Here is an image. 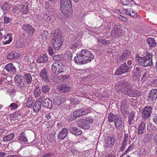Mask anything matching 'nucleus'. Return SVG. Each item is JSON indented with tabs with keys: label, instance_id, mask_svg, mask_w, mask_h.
Returning a JSON list of instances; mask_svg holds the SVG:
<instances>
[{
	"label": "nucleus",
	"instance_id": "nucleus-19",
	"mask_svg": "<svg viewBox=\"0 0 157 157\" xmlns=\"http://www.w3.org/2000/svg\"><path fill=\"white\" fill-rule=\"evenodd\" d=\"M63 43V40H60L58 41L53 40L52 42L53 47L56 50H59L60 49Z\"/></svg>",
	"mask_w": 157,
	"mask_h": 157
},
{
	"label": "nucleus",
	"instance_id": "nucleus-6",
	"mask_svg": "<svg viewBox=\"0 0 157 157\" xmlns=\"http://www.w3.org/2000/svg\"><path fill=\"white\" fill-rule=\"evenodd\" d=\"M60 10L65 16H68L73 12L71 3H69L67 5H64L60 6Z\"/></svg>",
	"mask_w": 157,
	"mask_h": 157
},
{
	"label": "nucleus",
	"instance_id": "nucleus-34",
	"mask_svg": "<svg viewBox=\"0 0 157 157\" xmlns=\"http://www.w3.org/2000/svg\"><path fill=\"white\" fill-rule=\"evenodd\" d=\"M19 91L24 94L25 95H27L28 91L29 90V89L26 87L25 86L19 88L18 89Z\"/></svg>",
	"mask_w": 157,
	"mask_h": 157
},
{
	"label": "nucleus",
	"instance_id": "nucleus-14",
	"mask_svg": "<svg viewBox=\"0 0 157 157\" xmlns=\"http://www.w3.org/2000/svg\"><path fill=\"white\" fill-rule=\"evenodd\" d=\"M68 134V130L66 128H62L61 131L58 133V138L61 140H63Z\"/></svg>",
	"mask_w": 157,
	"mask_h": 157
},
{
	"label": "nucleus",
	"instance_id": "nucleus-33",
	"mask_svg": "<svg viewBox=\"0 0 157 157\" xmlns=\"http://www.w3.org/2000/svg\"><path fill=\"white\" fill-rule=\"evenodd\" d=\"M14 137L13 133H11L4 136L3 138V141L5 142H8L12 140Z\"/></svg>",
	"mask_w": 157,
	"mask_h": 157
},
{
	"label": "nucleus",
	"instance_id": "nucleus-3",
	"mask_svg": "<svg viewBox=\"0 0 157 157\" xmlns=\"http://www.w3.org/2000/svg\"><path fill=\"white\" fill-rule=\"evenodd\" d=\"M89 112L88 109L85 108H81L74 110L71 114V117L70 119L71 121L75 120L76 118L82 115H85Z\"/></svg>",
	"mask_w": 157,
	"mask_h": 157
},
{
	"label": "nucleus",
	"instance_id": "nucleus-47",
	"mask_svg": "<svg viewBox=\"0 0 157 157\" xmlns=\"http://www.w3.org/2000/svg\"><path fill=\"white\" fill-rule=\"evenodd\" d=\"M71 3V0H61L60 6H63L64 5H67V4Z\"/></svg>",
	"mask_w": 157,
	"mask_h": 157
},
{
	"label": "nucleus",
	"instance_id": "nucleus-48",
	"mask_svg": "<svg viewBox=\"0 0 157 157\" xmlns=\"http://www.w3.org/2000/svg\"><path fill=\"white\" fill-rule=\"evenodd\" d=\"M25 44L22 42L19 41H17L16 44V46L18 48H22L25 46Z\"/></svg>",
	"mask_w": 157,
	"mask_h": 157
},
{
	"label": "nucleus",
	"instance_id": "nucleus-44",
	"mask_svg": "<svg viewBox=\"0 0 157 157\" xmlns=\"http://www.w3.org/2000/svg\"><path fill=\"white\" fill-rule=\"evenodd\" d=\"M127 104L126 100H123L121 102V110L124 109L127 107L126 105Z\"/></svg>",
	"mask_w": 157,
	"mask_h": 157
},
{
	"label": "nucleus",
	"instance_id": "nucleus-57",
	"mask_svg": "<svg viewBox=\"0 0 157 157\" xmlns=\"http://www.w3.org/2000/svg\"><path fill=\"white\" fill-rule=\"evenodd\" d=\"M41 94V92L40 90L37 88L35 89L34 91V95L36 97L39 96Z\"/></svg>",
	"mask_w": 157,
	"mask_h": 157
},
{
	"label": "nucleus",
	"instance_id": "nucleus-58",
	"mask_svg": "<svg viewBox=\"0 0 157 157\" xmlns=\"http://www.w3.org/2000/svg\"><path fill=\"white\" fill-rule=\"evenodd\" d=\"M78 122V124L82 125V123L86 124V119H79L77 121Z\"/></svg>",
	"mask_w": 157,
	"mask_h": 157
},
{
	"label": "nucleus",
	"instance_id": "nucleus-4",
	"mask_svg": "<svg viewBox=\"0 0 157 157\" xmlns=\"http://www.w3.org/2000/svg\"><path fill=\"white\" fill-rule=\"evenodd\" d=\"M120 87L119 90L122 93L128 95L131 91V86L128 82L124 80H122L118 83Z\"/></svg>",
	"mask_w": 157,
	"mask_h": 157
},
{
	"label": "nucleus",
	"instance_id": "nucleus-22",
	"mask_svg": "<svg viewBox=\"0 0 157 157\" xmlns=\"http://www.w3.org/2000/svg\"><path fill=\"white\" fill-rule=\"evenodd\" d=\"M58 74L66 73V70L65 67L63 63L60 61H58Z\"/></svg>",
	"mask_w": 157,
	"mask_h": 157
},
{
	"label": "nucleus",
	"instance_id": "nucleus-49",
	"mask_svg": "<svg viewBox=\"0 0 157 157\" xmlns=\"http://www.w3.org/2000/svg\"><path fill=\"white\" fill-rule=\"evenodd\" d=\"M48 33L47 31H44L41 33V35L43 39H46L48 35Z\"/></svg>",
	"mask_w": 157,
	"mask_h": 157
},
{
	"label": "nucleus",
	"instance_id": "nucleus-8",
	"mask_svg": "<svg viewBox=\"0 0 157 157\" xmlns=\"http://www.w3.org/2000/svg\"><path fill=\"white\" fill-rule=\"evenodd\" d=\"M41 79L45 82L47 83L50 81L48 77V72L47 70L44 68L41 69L39 73Z\"/></svg>",
	"mask_w": 157,
	"mask_h": 157
},
{
	"label": "nucleus",
	"instance_id": "nucleus-50",
	"mask_svg": "<svg viewBox=\"0 0 157 157\" xmlns=\"http://www.w3.org/2000/svg\"><path fill=\"white\" fill-rule=\"evenodd\" d=\"M10 117L11 120L15 121L17 120V117L16 116V113L14 112L13 114H10Z\"/></svg>",
	"mask_w": 157,
	"mask_h": 157
},
{
	"label": "nucleus",
	"instance_id": "nucleus-2",
	"mask_svg": "<svg viewBox=\"0 0 157 157\" xmlns=\"http://www.w3.org/2000/svg\"><path fill=\"white\" fill-rule=\"evenodd\" d=\"M152 55L149 52H147L145 56L143 57H140L136 55L135 57L136 60L140 65L143 67H147L152 64Z\"/></svg>",
	"mask_w": 157,
	"mask_h": 157
},
{
	"label": "nucleus",
	"instance_id": "nucleus-35",
	"mask_svg": "<svg viewBox=\"0 0 157 157\" xmlns=\"http://www.w3.org/2000/svg\"><path fill=\"white\" fill-rule=\"evenodd\" d=\"M58 61H56L54 62L52 65V71L55 73H58Z\"/></svg>",
	"mask_w": 157,
	"mask_h": 157
},
{
	"label": "nucleus",
	"instance_id": "nucleus-32",
	"mask_svg": "<svg viewBox=\"0 0 157 157\" xmlns=\"http://www.w3.org/2000/svg\"><path fill=\"white\" fill-rule=\"evenodd\" d=\"M53 101L55 105H60L62 103V101L60 96H58L55 97L53 99Z\"/></svg>",
	"mask_w": 157,
	"mask_h": 157
},
{
	"label": "nucleus",
	"instance_id": "nucleus-17",
	"mask_svg": "<svg viewBox=\"0 0 157 157\" xmlns=\"http://www.w3.org/2000/svg\"><path fill=\"white\" fill-rule=\"evenodd\" d=\"M145 122L142 121L139 124L137 128V133L139 135H142L145 133Z\"/></svg>",
	"mask_w": 157,
	"mask_h": 157
},
{
	"label": "nucleus",
	"instance_id": "nucleus-59",
	"mask_svg": "<svg viewBox=\"0 0 157 157\" xmlns=\"http://www.w3.org/2000/svg\"><path fill=\"white\" fill-rule=\"evenodd\" d=\"M114 28H115V29L114 30L115 31L116 34V36L119 35L120 33V29L119 28H118V27H117V26L116 25H114Z\"/></svg>",
	"mask_w": 157,
	"mask_h": 157
},
{
	"label": "nucleus",
	"instance_id": "nucleus-31",
	"mask_svg": "<svg viewBox=\"0 0 157 157\" xmlns=\"http://www.w3.org/2000/svg\"><path fill=\"white\" fill-rule=\"evenodd\" d=\"M147 41L149 46L151 48H154L156 45V43L155 39L152 38H149L147 40Z\"/></svg>",
	"mask_w": 157,
	"mask_h": 157
},
{
	"label": "nucleus",
	"instance_id": "nucleus-9",
	"mask_svg": "<svg viewBox=\"0 0 157 157\" xmlns=\"http://www.w3.org/2000/svg\"><path fill=\"white\" fill-rule=\"evenodd\" d=\"M22 29L29 35H33L35 31V29L29 24H24L22 27Z\"/></svg>",
	"mask_w": 157,
	"mask_h": 157
},
{
	"label": "nucleus",
	"instance_id": "nucleus-25",
	"mask_svg": "<svg viewBox=\"0 0 157 157\" xmlns=\"http://www.w3.org/2000/svg\"><path fill=\"white\" fill-rule=\"evenodd\" d=\"M18 57V56L17 54L15 52H12L8 54L7 59L8 60H12L17 59Z\"/></svg>",
	"mask_w": 157,
	"mask_h": 157
},
{
	"label": "nucleus",
	"instance_id": "nucleus-21",
	"mask_svg": "<svg viewBox=\"0 0 157 157\" xmlns=\"http://www.w3.org/2000/svg\"><path fill=\"white\" fill-rule=\"evenodd\" d=\"M149 100L153 101L157 98V90L152 89L149 94Z\"/></svg>",
	"mask_w": 157,
	"mask_h": 157
},
{
	"label": "nucleus",
	"instance_id": "nucleus-18",
	"mask_svg": "<svg viewBox=\"0 0 157 157\" xmlns=\"http://www.w3.org/2000/svg\"><path fill=\"white\" fill-rule=\"evenodd\" d=\"M53 35V40H57V41L60 40H63L61 30L59 29L55 30Z\"/></svg>",
	"mask_w": 157,
	"mask_h": 157
},
{
	"label": "nucleus",
	"instance_id": "nucleus-60",
	"mask_svg": "<svg viewBox=\"0 0 157 157\" xmlns=\"http://www.w3.org/2000/svg\"><path fill=\"white\" fill-rule=\"evenodd\" d=\"M10 19L9 17H6V16H4V23L5 24H7L9 23Z\"/></svg>",
	"mask_w": 157,
	"mask_h": 157
},
{
	"label": "nucleus",
	"instance_id": "nucleus-43",
	"mask_svg": "<svg viewBox=\"0 0 157 157\" xmlns=\"http://www.w3.org/2000/svg\"><path fill=\"white\" fill-rule=\"evenodd\" d=\"M79 45L77 43H75L71 44L69 45V48L73 50L76 49Z\"/></svg>",
	"mask_w": 157,
	"mask_h": 157
},
{
	"label": "nucleus",
	"instance_id": "nucleus-28",
	"mask_svg": "<svg viewBox=\"0 0 157 157\" xmlns=\"http://www.w3.org/2000/svg\"><path fill=\"white\" fill-rule=\"evenodd\" d=\"M41 104L42 102L36 101L33 106V110L35 112H38L40 109Z\"/></svg>",
	"mask_w": 157,
	"mask_h": 157
},
{
	"label": "nucleus",
	"instance_id": "nucleus-55",
	"mask_svg": "<svg viewBox=\"0 0 157 157\" xmlns=\"http://www.w3.org/2000/svg\"><path fill=\"white\" fill-rule=\"evenodd\" d=\"M80 127L84 129H88L90 128V126L88 124H83L82 125H80Z\"/></svg>",
	"mask_w": 157,
	"mask_h": 157
},
{
	"label": "nucleus",
	"instance_id": "nucleus-64",
	"mask_svg": "<svg viewBox=\"0 0 157 157\" xmlns=\"http://www.w3.org/2000/svg\"><path fill=\"white\" fill-rule=\"evenodd\" d=\"M10 106L12 108V109H15L17 107V105L15 103L11 104L10 105Z\"/></svg>",
	"mask_w": 157,
	"mask_h": 157
},
{
	"label": "nucleus",
	"instance_id": "nucleus-41",
	"mask_svg": "<svg viewBox=\"0 0 157 157\" xmlns=\"http://www.w3.org/2000/svg\"><path fill=\"white\" fill-rule=\"evenodd\" d=\"M130 16H131L133 18H136L138 16L137 13L132 9H130Z\"/></svg>",
	"mask_w": 157,
	"mask_h": 157
},
{
	"label": "nucleus",
	"instance_id": "nucleus-53",
	"mask_svg": "<svg viewBox=\"0 0 157 157\" xmlns=\"http://www.w3.org/2000/svg\"><path fill=\"white\" fill-rule=\"evenodd\" d=\"M51 19L50 17L47 14H44L43 17V20L45 21H48Z\"/></svg>",
	"mask_w": 157,
	"mask_h": 157
},
{
	"label": "nucleus",
	"instance_id": "nucleus-52",
	"mask_svg": "<svg viewBox=\"0 0 157 157\" xmlns=\"http://www.w3.org/2000/svg\"><path fill=\"white\" fill-rule=\"evenodd\" d=\"M48 49V54L51 56L53 55L54 54V52L52 47L51 46H49Z\"/></svg>",
	"mask_w": 157,
	"mask_h": 157
},
{
	"label": "nucleus",
	"instance_id": "nucleus-15",
	"mask_svg": "<svg viewBox=\"0 0 157 157\" xmlns=\"http://www.w3.org/2000/svg\"><path fill=\"white\" fill-rule=\"evenodd\" d=\"M114 124L117 129H120L124 127V124L123 123L122 119L119 116L116 119L114 120Z\"/></svg>",
	"mask_w": 157,
	"mask_h": 157
},
{
	"label": "nucleus",
	"instance_id": "nucleus-12",
	"mask_svg": "<svg viewBox=\"0 0 157 157\" xmlns=\"http://www.w3.org/2000/svg\"><path fill=\"white\" fill-rule=\"evenodd\" d=\"M116 142V139L113 136H108L106 137L105 143L107 147H111L115 144Z\"/></svg>",
	"mask_w": 157,
	"mask_h": 157
},
{
	"label": "nucleus",
	"instance_id": "nucleus-16",
	"mask_svg": "<svg viewBox=\"0 0 157 157\" xmlns=\"http://www.w3.org/2000/svg\"><path fill=\"white\" fill-rule=\"evenodd\" d=\"M70 132L75 136L80 135L82 133V131L79 128L76 127H71L69 128Z\"/></svg>",
	"mask_w": 157,
	"mask_h": 157
},
{
	"label": "nucleus",
	"instance_id": "nucleus-5",
	"mask_svg": "<svg viewBox=\"0 0 157 157\" xmlns=\"http://www.w3.org/2000/svg\"><path fill=\"white\" fill-rule=\"evenodd\" d=\"M131 71L130 67H128L126 63L121 65L115 72V74L117 75H121L123 74L129 72Z\"/></svg>",
	"mask_w": 157,
	"mask_h": 157
},
{
	"label": "nucleus",
	"instance_id": "nucleus-29",
	"mask_svg": "<svg viewBox=\"0 0 157 157\" xmlns=\"http://www.w3.org/2000/svg\"><path fill=\"white\" fill-rule=\"evenodd\" d=\"M9 3L6 2L3 5L1 6V8L2 10L3 14L5 15L6 13L9 10L10 6Z\"/></svg>",
	"mask_w": 157,
	"mask_h": 157
},
{
	"label": "nucleus",
	"instance_id": "nucleus-61",
	"mask_svg": "<svg viewBox=\"0 0 157 157\" xmlns=\"http://www.w3.org/2000/svg\"><path fill=\"white\" fill-rule=\"evenodd\" d=\"M128 140V134L127 133L124 134V137L123 142L127 143Z\"/></svg>",
	"mask_w": 157,
	"mask_h": 157
},
{
	"label": "nucleus",
	"instance_id": "nucleus-20",
	"mask_svg": "<svg viewBox=\"0 0 157 157\" xmlns=\"http://www.w3.org/2000/svg\"><path fill=\"white\" fill-rule=\"evenodd\" d=\"M5 69L9 73L15 72L16 71V69L14 65L12 63H9L6 64L5 67Z\"/></svg>",
	"mask_w": 157,
	"mask_h": 157
},
{
	"label": "nucleus",
	"instance_id": "nucleus-24",
	"mask_svg": "<svg viewBox=\"0 0 157 157\" xmlns=\"http://www.w3.org/2000/svg\"><path fill=\"white\" fill-rule=\"evenodd\" d=\"M17 139L20 141L24 143L28 141V139L25 132H21L18 136Z\"/></svg>",
	"mask_w": 157,
	"mask_h": 157
},
{
	"label": "nucleus",
	"instance_id": "nucleus-51",
	"mask_svg": "<svg viewBox=\"0 0 157 157\" xmlns=\"http://www.w3.org/2000/svg\"><path fill=\"white\" fill-rule=\"evenodd\" d=\"M54 155L52 152L45 153L42 157H54Z\"/></svg>",
	"mask_w": 157,
	"mask_h": 157
},
{
	"label": "nucleus",
	"instance_id": "nucleus-36",
	"mask_svg": "<svg viewBox=\"0 0 157 157\" xmlns=\"http://www.w3.org/2000/svg\"><path fill=\"white\" fill-rule=\"evenodd\" d=\"M53 59L55 61L61 62L63 60L64 57L62 54L57 55L54 56H53Z\"/></svg>",
	"mask_w": 157,
	"mask_h": 157
},
{
	"label": "nucleus",
	"instance_id": "nucleus-27",
	"mask_svg": "<svg viewBox=\"0 0 157 157\" xmlns=\"http://www.w3.org/2000/svg\"><path fill=\"white\" fill-rule=\"evenodd\" d=\"M70 87L69 86L63 84L60 87L59 91L60 93H67L70 90Z\"/></svg>",
	"mask_w": 157,
	"mask_h": 157
},
{
	"label": "nucleus",
	"instance_id": "nucleus-46",
	"mask_svg": "<svg viewBox=\"0 0 157 157\" xmlns=\"http://www.w3.org/2000/svg\"><path fill=\"white\" fill-rule=\"evenodd\" d=\"M9 37V39L7 40H6V41L4 42V44H8L10 43V42L12 41V37L11 36L10 34L9 33L7 34L6 36V37L5 38V39Z\"/></svg>",
	"mask_w": 157,
	"mask_h": 157
},
{
	"label": "nucleus",
	"instance_id": "nucleus-38",
	"mask_svg": "<svg viewBox=\"0 0 157 157\" xmlns=\"http://www.w3.org/2000/svg\"><path fill=\"white\" fill-rule=\"evenodd\" d=\"M118 116H117L113 114V113H111L109 115L108 120L109 122H113V121L114 122V120L116 119Z\"/></svg>",
	"mask_w": 157,
	"mask_h": 157
},
{
	"label": "nucleus",
	"instance_id": "nucleus-56",
	"mask_svg": "<svg viewBox=\"0 0 157 157\" xmlns=\"http://www.w3.org/2000/svg\"><path fill=\"white\" fill-rule=\"evenodd\" d=\"M86 124H92L93 123V119L90 117L86 118Z\"/></svg>",
	"mask_w": 157,
	"mask_h": 157
},
{
	"label": "nucleus",
	"instance_id": "nucleus-42",
	"mask_svg": "<svg viewBox=\"0 0 157 157\" xmlns=\"http://www.w3.org/2000/svg\"><path fill=\"white\" fill-rule=\"evenodd\" d=\"M134 117V115L132 113H130L128 117V122L129 126L131 125L132 124V121L133 120Z\"/></svg>",
	"mask_w": 157,
	"mask_h": 157
},
{
	"label": "nucleus",
	"instance_id": "nucleus-1",
	"mask_svg": "<svg viewBox=\"0 0 157 157\" xmlns=\"http://www.w3.org/2000/svg\"><path fill=\"white\" fill-rule=\"evenodd\" d=\"M76 55L77 56L75 57L74 60L78 64H83L89 63L94 58L91 52L86 49H82Z\"/></svg>",
	"mask_w": 157,
	"mask_h": 157
},
{
	"label": "nucleus",
	"instance_id": "nucleus-10",
	"mask_svg": "<svg viewBox=\"0 0 157 157\" xmlns=\"http://www.w3.org/2000/svg\"><path fill=\"white\" fill-rule=\"evenodd\" d=\"M15 81L17 85L19 88L25 86V83L22 76L19 75H17L15 78Z\"/></svg>",
	"mask_w": 157,
	"mask_h": 157
},
{
	"label": "nucleus",
	"instance_id": "nucleus-63",
	"mask_svg": "<svg viewBox=\"0 0 157 157\" xmlns=\"http://www.w3.org/2000/svg\"><path fill=\"white\" fill-rule=\"evenodd\" d=\"M127 66L128 67H130L131 70L132 68V67L131 66L132 65V60H129L127 62Z\"/></svg>",
	"mask_w": 157,
	"mask_h": 157
},
{
	"label": "nucleus",
	"instance_id": "nucleus-45",
	"mask_svg": "<svg viewBox=\"0 0 157 157\" xmlns=\"http://www.w3.org/2000/svg\"><path fill=\"white\" fill-rule=\"evenodd\" d=\"M134 1L132 0H121V3L123 5H127L129 4L130 2Z\"/></svg>",
	"mask_w": 157,
	"mask_h": 157
},
{
	"label": "nucleus",
	"instance_id": "nucleus-40",
	"mask_svg": "<svg viewBox=\"0 0 157 157\" xmlns=\"http://www.w3.org/2000/svg\"><path fill=\"white\" fill-rule=\"evenodd\" d=\"M147 128L149 132H152L156 130L157 128L155 126L153 125L151 123H149L147 126Z\"/></svg>",
	"mask_w": 157,
	"mask_h": 157
},
{
	"label": "nucleus",
	"instance_id": "nucleus-7",
	"mask_svg": "<svg viewBox=\"0 0 157 157\" xmlns=\"http://www.w3.org/2000/svg\"><path fill=\"white\" fill-rule=\"evenodd\" d=\"M152 109L151 106H147L143 108L141 112V117L143 119L145 120L148 119L151 115Z\"/></svg>",
	"mask_w": 157,
	"mask_h": 157
},
{
	"label": "nucleus",
	"instance_id": "nucleus-62",
	"mask_svg": "<svg viewBox=\"0 0 157 157\" xmlns=\"http://www.w3.org/2000/svg\"><path fill=\"white\" fill-rule=\"evenodd\" d=\"M148 75H149L147 73L145 72L142 78V79L144 80H147V77Z\"/></svg>",
	"mask_w": 157,
	"mask_h": 157
},
{
	"label": "nucleus",
	"instance_id": "nucleus-30",
	"mask_svg": "<svg viewBox=\"0 0 157 157\" xmlns=\"http://www.w3.org/2000/svg\"><path fill=\"white\" fill-rule=\"evenodd\" d=\"M141 93L139 91L136 90H132L131 89V91H130L128 96L131 97H135L139 96L140 95Z\"/></svg>",
	"mask_w": 157,
	"mask_h": 157
},
{
	"label": "nucleus",
	"instance_id": "nucleus-26",
	"mask_svg": "<svg viewBox=\"0 0 157 157\" xmlns=\"http://www.w3.org/2000/svg\"><path fill=\"white\" fill-rule=\"evenodd\" d=\"M48 56L47 54H44L39 57L37 61L39 63H46L48 61Z\"/></svg>",
	"mask_w": 157,
	"mask_h": 157
},
{
	"label": "nucleus",
	"instance_id": "nucleus-11",
	"mask_svg": "<svg viewBox=\"0 0 157 157\" xmlns=\"http://www.w3.org/2000/svg\"><path fill=\"white\" fill-rule=\"evenodd\" d=\"M130 55V53L128 50L124 51L123 54L117 59V62L120 63L124 62V61L127 59Z\"/></svg>",
	"mask_w": 157,
	"mask_h": 157
},
{
	"label": "nucleus",
	"instance_id": "nucleus-13",
	"mask_svg": "<svg viewBox=\"0 0 157 157\" xmlns=\"http://www.w3.org/2000/svg\"><path fill=\"white\" fill-rule=\"evenodd\" d=\"M42 104L43 107L45 108H48L49 109H50L52 108V101L49 98H45L43 101Z\"/></svg>",
	"mask_w": 157,
	"mask_h": 157
},
{
	"label": "nucleus",
	"instance_id": "nucleus-37",
	"mask_svg": "<svg viewBox=\"0 0 157 157\" xmlns=\"http://www.w3.org/2000/svg\"><path fill=\"white\" fill-rule=\"evenodd\" d=\"M28 7V5L27 4L22 5L21 9V13L24 14H26L28 13L29 9Z\"/></svg>",
	"mask_w": 157,
	"mask_h": 157
},
{
	"label": "nucleus",
	"instance_id": "nucleus-39",
	"mask_svg": "<svg viewBox=\"0 0 157 157\" xmlns=\"http://www.w3.org/2000/svg\"><path fill=\"white\" fill-rule=\"evenodd\" d=\"M50 90V87L48 85L43 86L41 88V91L44 93H48Z\"/></svg>",
	"mask_w": 157,
	"mask_h": 157
},
{
	"label": "nucleus",
	"instance_id": "nucleus-23",
	"mask_svg": "<svg viewBox=\"0 0 157 157\" xmlns=\"http://www.w3.org/2000/svg\"><path fill=\"white\" fill-rule=\"evenodd\" d=\"M22 77L25 84L30 83L31 82L32 77L29 73L25 74Z\"/></svg>",
	"mask_w": 157,
	"mask_h": 157
},
{
	"label": "nucleus",
	"instance_id": "nucleus-54",
	"mask_svg": "<svg viewBox=\"0 0 157 157\" xmlns=\"http://www.w3.org/2000/svg\"><path fill=\"white\" fill-rule=\"evenodd\" d=\"M127 143L122 142V146L120 147V151L122 152L125 149V147L127 145Z\"/></svg>",
	"mask_w": 157,
	"mask_h": 157
}]
</instances>
